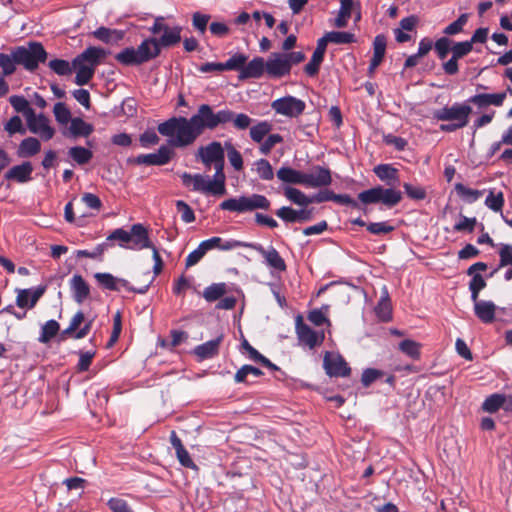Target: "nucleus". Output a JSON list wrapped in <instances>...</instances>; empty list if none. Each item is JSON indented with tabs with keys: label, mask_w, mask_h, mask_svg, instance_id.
Returning a JSON list of instances; mask_svg holds the SVG:
<instances>
[{
	"label": "nucleus",
	"mask_w": 512,
	"mask_h": 512,
	"mask_svg": "<svg viewBox=\"0 0 512 512\" xmlns=\"http://www.w3.org/2000/svg\"><path fill=\"white\" fill-rule=\"evenodd\" d=\"M60 329V325L56 320L47 321L42 329L41 335L39 337V341L41 343H48L52 338H54Z\"/></svg>",
	"instance_id": "obj_44"
},
{
	"label": "nucleus",
	"mask_w": 512,
	"mask_h": 512,
	"mask_svg": "<svg viewBox=\"0 0 512 512\" xmlns=\"http://www.w3.org/2000/svg\"><path fill=\"white\" fill-rule=\"evenodd\" d=\"M271 206L270 200L261 194L250 196H239L222 201L219 208L224 211L246 213L257 209L268 210Z\"/></svg>",
	"instance_id": "obj_6"
},
{
	"label": "nucleus",
	"mask_w": 512,
	"mask_h": 512,
	"mask_svg": "<svg viewBox=\"0 0 512 512\" xmlns=\"http://www.w3.org/2000/svg\"><path fill=\"white\" fill-rule=\"evenodd\" d=\"M468 21V14H461L455 21L446 26L443 33L448 36L456 35L463 31V27Z\"/></svg>",
	"instance_id": "obj_52"
},
{
	"label": "nucleus",
	"mask_w": 512,
	"mask_h": 512,
	"mask_svg": "<svg viewBox=\"0 0 512 512\" xmlns=\"http://www.w3.org/2000/svg\"><path fill=\"white\" fill-rule=\"evenodd\" d=\"M9 102L16 112L24 113L27 119L33 116L34 111L29 106V102L25 97L14 95L10 97Z\"/></svg>",
	"instance_id": "obj_43"
},
{
	"label": "nucleus",
	"mask_w": 512,
	"mask_h": 512,
	"mask_svg": "<svg viewBox=\"0 0 512 512\" xmlns=\"http://www.w3.org/2000/svg\"><path fill=\"white\" fill-rule=\"evenodd\" d=\"M33 172V166L31 162L25 161L20 165L11 167L6 173L5 178L7 180H13L18 183H26L32 179L31 174Z\"/></svg>",
	"instance_id": "obj_25"
},
{
	"label": "nucleus",
	"mask_w": 512,
	"mask_h": 512,
	"mask_svg": "<svg viewBox=\"0 0 512 512\" xmlns=\"http://www.w3.org/2000/svg\"><path fill=\"white\" fill-rule=\"evenodd\" d=\"M266 73L272 78H281L290 73L288 62L282 53H273L266 61Z\"/></svg>",
	"instance_id": "obj_21"
},
{
	"label": "nucleus",
	"mask_w": 512,
	"mask_h": 512,
	"mask_svg": "<svg viewBox=\"0 0 512 512\" xmlns=\"http://www.w3.org/2000/svg\"><path fill=\"white\" fill-rule=\"evenodd\" d=\"M332 183L331 171L320 165L313 166L303 173V185L311 188L327 187Z\"/></svg>",
	"instance_id": "obj_15"
},
{
	"label": "nucleus",
	"mask_w": 512,
	"mask_h": 512,
	"mask_svg": "<svg viewBox=\"0 0 512 512\" xmlns=\"http://www.w3.org/2000/svg\"><path fill=\"white\" fill-rule=\"evenodd\" d=\"M452 45L453 41L448 37H441L437 39L434 43V49L437 57L440 60L446 59L449 53L452 54Z\"/></svg>",
	"instance_id": "obj_45"
},
{
	"label": "nucleus",
	"mask_w": 512,
	"mask_h": 512,
	"mask_svg": "<svg viewBox=\"0 0 512 512\" xmlns=\"http://www.w3.org/2000/svg\"><path fill=\"white\" fill-rule=\"evenodd\" d=\"M212 129L232 123L237 130H246L253 123V119L245 113H235L230 109H223L215 112L210 106L209 110Z\"/></svg>",
	"instance_id": "obj_9"
},
{
	"label": "nucleus",
	"mask_w": 512,
	"mask_h": 512,
	"mask_svg": "<svg viewBox=\"0 0 512 512\" xmlns=\"http://www.w3.org/2000/svg\"><path fill=\"white\" fill-rule=\"evenodd\" d=\"M198 157L206 168H211L212 165L225 162V153L222 144L218 141H213L206 146H201L198 149Z\"/></svg>",
	"instance_id": "obj_16"
},
{
	"label": "nucleus",
	"mask_w": 512,
	"mask_h": 512,
	"mask_svg": "<svg viewBox=\"0 0 512 512\" xmlns=\"http://www.w3.org/2000/svg\"><path fill=\"white\" fill-rule=\"evenodd\" d=\"M94 131L93 125L85 122L80 117L72 118L67 131H63V135L68 138L88 137Z\"/></svg>",
	"instance_id": "obj_24"
},
{
	"label": "nucleus",
	"mask_w": 512,
	"mask_h": 512,
	"mask_svg": "<svg viewBox=\"0 0 512 512\" xmlns=\"http://www.w3.org/2000/svg\"><path fill=\"white\" fill-rule=\"evenodd\" d=\"M49 68L60 76L69 75L72 73L74 68L72 67V62L69 63L67 60L63 59H53L48 63Z\"/></svg>",
	"instance_id": "obj_49"
},
{
	"label": "nucleus",
	"mask_w": 512,
	"mask_h": 512,
	"mask_svg": "<svg viewBox=\"0 0 512 512\" xmlns=\"http://www.w3.org/2000/svg\"><path fill=\"white\" fill-rule=\"evenodd\" d=\"M487 283L480 274H475L469 283V290L471 291V300L476 301L479 298V293L486 287Z\"/></svg>",
	"instance_id": "obj_56"
},
{
	"label": "nucleus",
	"mask_w": 512,
	"mask_h": 512,
	"mask_svg": "<svg viewBox=\"0 0 512 512\" xmlns=\"http://www.w3.org/2000/svg\"><path fill=\"white\" fill-rule=\"evenodd\" d=\"M41 150V143L37 138L27 137L18 146L17 155L21 158H28L36 155Z\"/></svg>",
	"instance_id": "obj_30"
},
{
	"label": "nucleus",
	"mask_w": 512,
	"mask_h": 512,
	"mask_svg": "<svg viewBox=\"0 0 512 512\" xmlns=\"http://www.w3.org/2000/svg\"><path fill=\"white\" fill-rule=\"evenodd\" d=\"M227 156L230 164L236 171L243 169V158L241 153L231 144L226 143Z\"/></svg>",
	"instance_id": "obj_55"
},
{
	"label": "nucleus",
	"mask_w": 512,
	"mask_h": 512,
	"mask_svg": "<svg viewBox=\"0 0 512 512\" xmlns=\"http://www.w3.org/2000/svg\"><path fill=\"white\" fill-rule=\"evenodd\" d=\"M374 174L387 188L375 186L358 194V200L364 205L381 203L388 208L398 205L402 193L395 187L399 184V170L391 164H378L373 168Z\"/></svg>",
	"instance_id": "obj_2"
},
{
	"label": "nucleus",
	"mask_w": 512,
	"mask_h": 512,
	"mask_svg": "<svg viewBox=\"0 0 512 512\" xmlns=\"http://www.w3.org/2000/svg\"><path fill=\"white\" fill-rule=\"evenodd\" d=\"M93 36L104 42V43H111L113 41H118L123 38V32L116 30V29H110L107 27H99L95 31H93Z\"/></svg>",
	"instance_id": "obj_35"
},
{
	"label": "nucleus",
	"mask_w": 512,
	"mask_h": 512,
	"mask_svg": "<svg viewBox=\"0 0 512 512\" xmlns=\"http://www.w3.org/2000/svg\"><path fill=\"white\" fill-rule=\"evenodd\" d=\"M173 154V151L168 146L163 145L156 153L138 155L134 162L138 165L162 166L170 162Z\"/></svg>",
	"instance_id": "obj_17"
},
{
	"label": "nucleus",
	"mask_w": 512,
	"mask_h": 512,
	"mask_svg": "<svg viewBox=\"0 0 512 512\" xmlns=\"http://www.w3.org/2000/svg\"><path fill=\"white\" fill-rule=\"evenodd\" d=\"M303 173L291 167H281L277 171V177L284 183L303 185Z\"/></svg>",
	"instance_id": "obj_34"
},
{
	"label": "nucleus",
	"mask_w": 512,
	"mask_h": 512,
	"mask_svg": "<svg viewBox=\"0 0 512 512\" xmlns=\"http://www.w3.org/2000/svg\"><path fill=\"white\" fill-rule=\"evenodd\" d=\"M16 60L14 56V48L11 50V54L0 53V67L3 70V75L8 76L15 72Z\"/></svg>",
	"instance_id": "obj_48"
},
{
	"label": "nucleus",
	"mask_w": 512,
	"mask_h": 512,
	"mask_svg": "<svg viewBox=\"0 0 512 512\" xmlns=\"http://www.w3.org/2000/svg\"><path fill=\"white\" fill-rule=\"evenodd\" d=\"M14 56L17 64L28 71L36 70L40 63H45L47 60L44 46L36 41L29 42L27 46L15 47Z\"/></svg>",
	"instance_id": "obj_7"
},
{
	"label": "nucleus",
	"mask_w": 512,
	"mask_h": 512,
	"mask_svg": "<svg viewBox=\"0 0 512 512\" xmlns=\"http://www.w3.org/2000/svg\"><path fill=\"white\" fill-rule=\"evenodd\" d=\"M283 141V137L280 134H270L268 137L261 142L259 148L261 154L268 155L276 144Z\"/></svg>",
	"instance_id": "obj_62"
},
{
	"label": "nucleus",
	"mask_w": 512,
	"mask_h": 512,
	"mask_svg": "<svg viewBox=\"0 0 512 512\" xmlns=\"http://www.w3.org/2000/svg\"><path fill=\"white\" fill-rule=\"evenodd\" d=\"M474 304V313L476 317L485 324H490L495 320L496 305L492 301L479 300L472 301Z\"/></svg>",
	"instance_id": "obj_23"
},
{
	"label": "nucleus",
	"mask_w": 512,
	"mask_h": 512,
	"mask_svg": "<svg viewBox=\"0 0 512 512\" xmlns=\"http://www.w3.org/2000/svg\"><path fill=\"white\" fill-rule=\"evenodd\" d=\"M207 253V250L205 249L202 242L199 244V246L190 252L185 260V266L186 268H190L194 265H196Z\"/></svg>",
	"instance_id": "obj_63"
},
{
	"label": "nucleus",
	"mask_w": 512,
	"mask_h": 512,
	"mask_svg": "<svg viewBox=\"0 0 512 512\" xmlns=\"http://www.w3.org/2000/svg\"><path fill=\"white\" fill-rule=\"evenodd\" d=\"M254 165L260 179L269 181L274 178L273 168L268 160L259 159L254 163Z\"/></svg>",
	"instance_id": "obj_47"
},
{
	"label": "nucleus",
	"mask_w": 512,
	"mask_h": 512,
	"mask_svg": "<svg viewBox=\"0 0 512 512\" xmlns=\"http://www.w3.org/2000/svg\"><path fill=\"white\" fill-rule=\"evenodd\" d=\"M182 182L185 186H189L191 183H193V190L202 192V193H209L210 194V181H207L204 176L201 174H195L191 175L187 172H184L181 176Z\"/></svg>",
	"instance_id": "obj_31"
},
{
	"label": "nucleus",
	"mask_w": 512,
	"mask_h": 512,
	"mask_svg": "<svg viewBox=\"0 0 512 512\" xmlns=\"http://www.w3.org/2000/svg\"><path fill=\"white\" fill-rule=\"evenodd\" d=\"M53 112L56 121L61 125H66L72 120L70 110L62 102H58L54 105Z\"/></svg>",
	"instance_id": "obj_54"
},
{
	"label": "nucleus",
	"mask_w": 512,
	"mask_h": 512,
	"mask_svg": "<svg viewBox=\"0 0 512 512\" xmlns=\"http://www.w3.org/2000/svg\"><path fill=\"white\" fill-rule=\"evenodd\" d=\"M323 367L330 377H348L351 374V368L340 354L327 351L324 355Z\"/></svg>",
	"instance_id": "obj_14"
},
{
	"label": "nucleus",
	"mask_w": 512,
	"mask_h": 512,
	"mask_svg": "<svg viewBox=\"0 0 512 512\" xmlns=\"http://www.w3.org/2000/svg\"><path fill=\"white\" fill-rule=\"evenodd\" d=\"M249 248L261 254L269 267L280 272L286 271L287 265L285 260L274 247L271 246L269 249H265L261 244L253 243L249 245Z\"/></svg>",
	"instance_id": "obj_18"
},
{
	"label": "nucleus",
	"mask_w": 512,
	"mask_h": 512,
	"mask_svg": "<svg viewBox=\"0 0 512 512\" xmlns=\"http://www.w3.org/2000/svg\"><path fill=\"white\" fill-rule=\"evenodd\" d=\"M248 57L242 53H236L232 55L225 63L226 71H239L241 72L244 68V65L247 62Z\"/></svg>",
	"instance_id": "obj_50"
},
{
	"label": "nucleus",
	"mask_w": 512,
	"mask_h": 512,
	"mask_svg": "<svg viewBox=\"0 0 512 512\" xmlns=\"http://www.w3.org/2000/svg\"><path fill=\"white\" fill-rule=\"evenodd\" d=\"M28 128L32 133H39L44 140H50L54 136V129L49 125V120L44 115L29 117Z\"/></svg>",
	"instance_id": "obj_22"
},
{
	"label": "nucleus",
	"mask_w": 512,
	"mask_h": 512,
	"mask_svg": "<svg viewBox=\"0 0 512 512\" xmlns=\"http://www.w3.org/2000/svg\"><path fill=\"white\" fill-rule=\"evenodd\" d=\"M327 38L330 43L334 44H350L356 42V37L351 32L346 31H330L327 32Z\"/></svg>",
	"instance_id": "obj_46"
},
{
	"label": "nucleus",
	"mask_w": 512,
	"mask_h": 512,
	"mask_svg": "<svg viewBox=\"0 0 512 512\" xmlns=\"http://www.w3.org/2000/svg\"><path fill=\"white\" fill-rule=\"evenodd\" d=\"M375 313L377 317L383 322H388L392 318V306L386 288L384 289L383 294L381 295L379 302L375 307Z\"/></svg>",
	"instance_id": "obj_32"
},
{
	"label": "nucleus",
	"mask_w": 512,
	"mask_h": 512,
	"mask_svg": "<svg viewBox=\"0 0 512 512\" xmlns=\"http://www.w3.org/2000/svg\"><path fill=\"white\" fill-rule=\"evenodd\" d=\"M223 340V335H219L217 338L200 344L194 348V354L200 359H210L219 353V347Z\"/></svg>",
	"instance_id": "obj_28"
},
{
	"label": "nucleus",
	"mask_w": 512,
	"mask_h": 512,
	"mask_svg": "<svg viewBox=\"0 0 512 512\" xmlns=\"http://www.w3.org/2000/svg\"><path fill=\"white\" fill-rule=\"evenodd\" d=\"M70 288L73 293V298L78 304L83 303L90 295V287L88 283L79 274H75L71 278Z\"/></svg>",
	"instance_id": "obj_27"
},
{
	"label": "nucleus",
	"mask_w": 512,
	"mask_h": 512,
	"mask_svg": "<svg viewBox=\"0 0 512 512\" xmlns=\"http://www.w3.org/2000/svg\"><path fill=\"white\" fill-rule=\"evenodd\" d=\"M353 9V0H340V10L335 19L334 25L337 28H344L347 25L348 19L351 17Z\"/></svg>",
	"instance_id": "obj_36"
},
{
	"label": "nucleus",
	"mask_w": 512,
	"mask_h": 512,
	"mask_svg": "<svg viewBox=\"0 0 512 512\" xmlns=\"http://www.w3.org/2000/svg\"><path fill=\"white\" fill-rule=\"evenodd\" d=\"M181 31L182 28L180 26H175L173 28L165 27L162 36L158 39L159 46L170 47L181 41Z\"/></svg>",
	"instance_id": "obj_33"
},
{
	"label": "nucleus",
	"mask_w": 512,
	"mask_h": 512,
	"mask_svg": "<svg viewBox=\"0 0 512 512\" xmlns=\"http://www.w3.org/2000/svg\"><path fill=\"white\" fill-rule=\"evenodd\" d=\"M503 402L504 394L494 393L484 400L482 409L488 413H496L500 408H503Z\"/></svg>",
	"instance_id": "obj_42"
},
{
	"label": "nucleus",
	"mask_w": 512,
	"mask_h": 512,
	"mask_svg": "<svg viewBox=\"0 0 512 512\" xmlns=\"http://www.w3.org/2000/svg\"><path fill=\"white\" fill-rule=\"evenodd\" d=\"M108 52L96 46H89L82 53L72 60V67L76 71L74 82L83 86L90 82L95 74V70L106 58Z\"/></svg>",
	"instance_id": "obj_3"
},
{
	"label": "nucleus",
	"mask_w": 512,
	"mask_h": 512,
	"mask_svg": "<svg viewBox=\"0 0 512 512\" xmlns=\"http://www.w3.org/2000/svg\"><path fill=\"white\" fill-rule=\"evenodd\" d=\"M224 164H225V162L213 165L215 168V174H214V179L209 180L210 181L209 189H210V194H212L214 196H222L226 193V186H225L226 176L224 173Z\"/></svg>",
	"instance_id": "obj_29"
},
{
	"label": "nucleus",
	"mask_w": 512,
	"mask_h": 512,
	"mask_svg": "<svg viewBox=\"0 0 512 512\" xmlns=\"http://www.w3.org/2000/svg\"><path fill=\"white\" fill-rule=\"evenodd\" d=\"M161 53L158 39L147 38L137 48L127 47L115 55V60L125 66H138Z\"/></svg>",
	"instance_id": "obj_4"
},
{
	"label": "nucleus",
	"mask_w": 512,
	"mask_h": 512,
	"mask_svg": "<svg viewBox=\"0 0 512 512\" xmlns=\"http://www.w3.org/2000/svg\"><path fill=\"white\" fill-rule=\"evenodd\" d=\"M272 125L267 121H260L250 128V137L256 143H261L264 138L269 134Z\"/></svg>",
	"instance_id": "obj_40"
},
{
	"label": "nucleus",
	"mask_w": 512,
	"mask_h": 512,
	"mask_svg": "<svg viewBox=\"0 0 512 512\" xmlns=\"http://www.w3.org/2000/svg\"><path fill=\"white\" fill-rule=\"evenodd\" d=\"M295 333L299 343L307 346L309 349H314L324 341V332L318 333L314 331L309 325L304 322L303 316L298 314L295 317Z\"/></svg>",
	"instance_id": "obj_11"
},
{
	"label": "nucleus",
	"mask_w": 512,
	"mask_h": 512,
	"mask_svg": "<svg viewBox=\"0 0 512 512\" xmlns=\"http://www.w3.org/2000/svg\"><path fill=\"white\" fill-rule=\"evenodd\" d=\"M284 196L292 203L302 207H306L310 204V196H307L301 190L291 186L284 188Z\"/></svg>",
	"instance_id": "obj_37"
},
{
	"label": "nucleus",
	"mask_w": 512,
	"mask_h": 512,
	"mask_svg": "<svg viewBox=\"0 0 512 512\" xmlns=\"http://www.w3.org/2000/svg\"><path fill=\"white\" fill-rule=\"evenodd\" d=\"M94 277H95L96 281L98 282V284L104 289H107L110 291H119L120 288L122 287L129 292H133V293H137V294H145L148 291V288L151 283V281H149L147 284H145L139 288H136V287L131 286L130 283L126 279L117 278L110 273L98 272L94 275Z\"/></svg>",
	"instance_id": "obj_10"
},
{
	"label": "nucleus",
	"mask_w": 512,
	"mask_h": 512,
	"mask_svg": "<svg viewBox=\"0 0 512 512\" xmlns=\"http://www.w3.org/2000/svg\"><path fill=\"white\" fill-rule=\"evenodd\" d=\"M506 98V92L501 93H479L471 96L467 103L473 104L479 109L486 108L488 106L500 107Z\"/></svg>",
	"instance_id": "obj_20"
},
{
	"label": "nucleus",
	"mask_w": 512,
	"mask_h": 512,
	"mask_svg": "<svg viewBox=\"0 0 512 512\" xmlns=\"http://www.w3.org/2000/svg\"><path fill=\"white\" fill-rule=\"evenodd\" d=\"M271 107L277 114L295 118L304 112L306 104L294 96H285L274 100Z\"/></svg>",
	"instance_id": "obj_12"
},
{
	"label": "nucleus",
	"mask_w": 512,
	"mask_h": 512,
	"mask_svg": "<svg viewBox=\"0 0 512 512\" xmlns=\"http://www.w3.org/2000/svg\"><path fill=\"white\" fill-rule=\"evenodd\" d=\"M387 46V38L383 34H379L374 38L373 41V57L374 59L383 61Z\"/></svg>",
	"instance_id": "obj_57"
},
{
	"label": "nucleus",
	"mask_w": 512,
	"mask_h": 512,
	"mask_svg": "<svg viewBox=\"0 0 512 512\" xmlns=\"http://www.w3.org/2000/svg\"><path fill=\"white\" fill-rule=\"evenodd\" d=\"M499 264L498 268L499 270L504 267L512 266V245L511 244H501L499 249Z\"/></svg>",
	"instance_id": "obj_58"
},
{
	"label": "nucleus",
	"mask_w": 512,
	"mask_h": 512,
	"mask_svg": "<svg viewBox=\"0 0 512 512\" xmlns=\"http://www.w3.org/2000/svg\"><path fill=\"white\" fill-rule=\"evenodd\" d=\"M226 294L225 283H213L206 287L203 291V297L207 302H215L220 300Z\"/></svg>",
	"instance_id": "obj_39"
},
{
	"label": "nucleus",
	"mask_w": 512,
	"mask_h": 512,
	"mask_svg": "<svg viewBox=\"0 0 512 512\" xmlns=\"http://www.w3.org/2000/svg\"><path fill=\"white\" fill-rule=\"evenodd\" d=\"M108 247H109V244L107 242H103L101 244H98L92 251L77 250L76 256L78 258L85 257V258H91V259H100Z\"/></svg>",
	"instance_id": "obj_59"
},
{
	"label": "nucleus",
	"mask_w": 512,
	"mask_h": 512,
	"mask_svg": "<svg viewBox=\"0 0 512 512\" xmlns=\"http://www.w3.org/2000/svg\"><path fill=\"white\" fill-rule=\"evenodd\" d=\"M471 113L472 107L467 101L464 103L455 102L452 105L434 110L433 118L442 122H454L464 128L469 123Z\"/></svg>",
	"instance_id": "obj_8"
},
{
	"label": "nucleus",
	"mask_w": 512,
	"mask_h": 512,
	"mask_svg": "<svg viewBox=\"0 0 512 512\" xmlns=\"http://www.w3.org/2000/svg\"><path fill=\"white\" fill-rule=\"evenodd\" d=\"M108 506L113 512H133L127 501L121 498H111Z\"/></svg>",
	"instance_id": "obj_64"
},
{
	"label": "nucleus",
	"mask_w": 512,
	"mask_h": 512,
	"mask_svg": "<svg viewBox=\"0 0 512 512\" xmlns=\"http://www.w3.org/2000/svg\"><path fill=\"white\" fill-rule=\"evenodd\" d=\"M68 154L79 165L87 164L93 157L92 151L82 146L71 147Z\"/></svg>",
	"instance_id": "obj_41"
},
{
	"label": "nucleus",
	"mask_w": 512,
	"mask_h": 512,
	"mask_svg": "<svg viewBox=\"0 0 512 512\" xmlns=\"http://www.w3.org/2000/svg\"><path fill=\"white\" fill-rule=\"evenodd\" d=\"M384 376V372L375 368H367L362 372L361 383L364 387H369L377 379Z\"/></svg>",
	"instance_id": "obj_60"
},
{
	"label": "nucleus",
	"mask_w": 512,
	"mask_h": 512,
	"mask_svg": "<svg viewBox=\"0 0 512 512\" xmlns=\"http://www.w3.org/2000/svg\"><path fill=\"white\" fill-rule=\"evenodd\" d=\"M209 110L210 105L202 104L190 118L171 117L158 125V132L169 138L168 143L172 147L190 146L205 130H213Z\"/></svg>",
	"instance_id": "obj_1"
},
{
	"label": "nucleus",
	"mask_w": 512,
	"mask_h": 512,
	"mask_svg": "<svg viewBox=\"0 0 512 512\" xmlns=\"http://www.w3.org/2000/svg\"><path fill=\"white\" fill-rule=\"evenodd\" d=\"M472 50L473 46L468 40L453 42L451 58L442 64L444 73L449 76L456 75L459 72L458 61L467 56Z\"/></svg>",
	"instance_id": "obj_13"
},
{
	"label": "nucleus",
	"mask_w": 512,
	"mask_h": 512,
	"mask_svg": "<svg viewBox=\"0 0 512 512\" xmlns=\"http://www.w3.org/2000/svg\"><path fill=\"white\" fill-rule=\"evenodd\" d=\"M485 205L494 212H500L504 206V195L502 192L495 194L490 191L485 199Z\"/></svg>",
	"instance_id": "obj_53"
},
{
	"label": "nucleus",
	"mask_w": 512,
	"mask_h": 512,
	"mask_svg": "<svg viewBox=\"0 0 512 512\" xmlns=\"http://www.w3.org/2000/svg\"><path fill=\"white\" fill-rule=\"evenodd\" d=\"M108 241H118V245L124 249L141 250L152 247L148 229L141 223L133 224L130 231L123 228L113 230L106 238Z\"/></svg>",
	"instance_id": "obj_5"
},
{
	"label": "nucleus",
	"mask_w": 512,
	"mask_h": 512,
	"mask_svg": "<svg viewBox=\"0 0 512 512\" xmlns=\"http://www.w3.org/2000/svg\"><path fill=\"white\" fill-rule=\"evenodd\" d=\"M323 60L324 56L314 51L310 61L304 67V72L310 77L316 76Z\"/></svg>",
	"instance_id": "obj_51"
},
{
	"label": "nucleus",
	"mask_w": 512,
	"mask_h": 512,
	"mask_svg": "<svg viewBox=\"0 0 512 512\" xmlns=\"http://www.w3.org/2000/svg\"><path fill=\"white\" fill-rule=\"evenodd\" d=\"M176 209L181 214V219L185 223L195 221V214L191 207L183 200L176 201Z\"/></svg>",
	"instance_id": "obj_61"
},
{
	"label": "nucleus",
	"mask_w": 512,
	"mask_h": 512,
	"mask_svg": "<svg viewBox=\"0 0 512 512\" xmlns=\"http://www.w3.org/2000/svg\"><path fill=\"white\" fill-rule=\"evenodd\" d=\"M46 291L45 285H40L35 289H21L16 297V305L19 308L32 309Z\"/></svg>",
	"instance_id": "obj_19"
},
{
	"label": "nucleus",
	"mask_w": 512,
	"mask_h": 512,
	"mask_svg": "<svg viewBox=\"0 0 512 512\" xmlns=\"http://www.w3.org/2000/svg\"><path fill=\"white\" fill-rule=\"evenodd\" d=\"M266 72V62L262 57H255L244 65L239 79L260 78Z\"/></svg>",
	"instance_id": "obj_26"
},
{
	"label": "nucleus",
	"mask_w": 512,
	"mask_h": 512,
	"mask_svg": "<svg viewBox=\"0 0 512 512\" xmlns=\"http://www.w3.org/2000/svg\"><path fill=\"white\" fill-rule=\"evenodd\" d=\"M399 350L407 355L408 357L418 360L421 356V344L411 340V339H405L401 341L398 345Z\"/></svg>",
	"instance_id": "obj_38"
}]
</instances>
